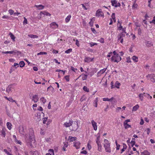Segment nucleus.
<instances>
[{
    "label": "nucleus",
    "mask_w": 155,
    "mask_h": 155,
    "mask_svg": "<svg viewBox=\"0 0 155 155\" xmlns=\"http://www.w3.org/2000/svg\"><path fill=\"white\" fill-rule=\"evenodd\" d=\"M5 98L7 99V100L9 101L12 102H16V101L14 100H13L12 98V97H9L8 98L7 97H5Z\"/></svg>",
    "instance_id": "nucleus-22"
},
{
    "label": "nucleus",
    "mask_w": 155,
    "mask_h": 155,
    "mask_svg": "<svg viewBox=\"0 0 155 155\" xmlns=\"http://www.w3.org/2000/svg\"><path fill=\"white\" fill-rule=\"evenodd\" d=\"M35 6L37 8H38V9L39 10L43 9L44 8V6L41 5H35Z\"/></svg>",
    "instance_id": "nucleus-16"
},
{
    "label": "nucleus",
    "mask_w": 155,
    "mask_h": 155,
    "mask_svg": "<svg viewBox=\"0 0 155 155\" xmlns=\"http://www.w3.org/2000/svg\"><path fill=\"white\" fill-rule=\"evenodd\" d=\"M139 106L138 104H137L134 106L133 108L132 111H136L139 108Z\"/></svg>",
    "instance_id": "nucleus-27"
},
{
    "label": "nucleus",
    "mask_w": 155,
    "mask_h": 155,
    "mask_svg": "<svg viewBox=\"0 0 155 155\" xmlns=\"http://www.w3.org/2000/svg\"><path fill=\"white\" fill-rule=\"evenodd\" d=\"M90 45L91 47H93L95 45H97V44L96 43H93L92 42H91L90 43Z\"/></svg>",
    "instance_id": "nucleus-50"
},
{
    "label": "nucleus",
    "mask_w": 155,
    "mask_h": 155,
    "mask_svg": "<svg viewBox=\"0 0 155 155\" xmlns=\"http://www.w3.org/2000/svg\"><path fill=\"white\" fill-rule=\"evenodd\" d=\"M71 18V15H69L65 18V21L66 23L68 22L70 20Z\"/></svg>",
    "instance_id": "nucleus-26"
},
{
    "label": "nucleus",
    "mask_w": 155,
    "mask_h": 155,
    "mask_svg": "<svg viewBox=\"0 0 155 155\" xmlns=\"http://www.w3.org/2000/svg\"><path fill=\"white\" fill-rule=\"evenodd\" d=\"M74 146L77 149L79 148L80 143L79 141H75L74 143Z\"/></svg>",
    "instance_id": "nucleus-13"
},
{
    "label": "nucleus",
    "mask_w": 155,
    "mask_h": 155,
    "mask_svg": "<svg viewBox=\"0 0 155 155\" xmlns=\"http://www.w3.org/2000/svg\"><path fill=\"white\" fill-rule=\"evenodd\" d=\"M86 100V98L85 96L84 95L80 99V101L81 102H82L84 100Z\"/></svg>",
    "instance_id": "nucleus-49"
},
{
    "label": "nucleus",
    "mask_w": 155,
    "mask_h": 155,
    "mask_svg": "<svg viewBox=\"0 0 155 155\" xmlns=\"http://www.w3.org/2000/svg\"><path fill=\"white\" fill-rule=\"evenodd\" d=\"M71 126L72 127V130H76L78 127V123L76 121L73 122Z\"/></svg>",
    "instance_id": "nucleus-5"
},
{
    "label": "nucleus",
    "mask_w": 155,
    "mask_h": 155,
    "mask_svg": "<svg viewBox=\"0 0 155 155\" xmlns=\"http://www.w3.org/2000/svg\"><path fill=\"white\" fill-rule=\"evenodd\" d=\"M47 54V53L46 52L41 51L39 53H38L37 54V55H42V54Z\"/></svg>",
    "instance_id": "nucleus-45"
},
{
    "label": "nucleus",
    "mask_w": 155,
    "mask_h": 155,
    "mask_svg": "<svg viewBox=\"0 0 155 155\" xmlns=\"http://www.w3.org/2000/svg\"><path fill=\"white\" fill-rule=\"evenodd\" d=\"M73 122V120H69V122H66L64 124V126L66 127H68L71 126L72 124V123Z\"/></svg>",
    "instance_id": "nucleus-7"
},
{
    "label": "nucleus",
    "mask_w": 155,
    "mask_h": 155,
    "mask_svg": "<svg viewBox=\"0 0 155 155\" xmlns=\"http://www.w3.org/2000/svg\"><path fill=\"white\" fill-rule=\"evenodd\" d=\"M120 85V83H119L118 81H117L116 82L114 86L115 87H116L117 88H119Z\"/></svg>",
    "instance_id": "nucleus-35"
},
{
    "label": "nucleus",
    "mask_w": 155,
    "mask_h": 155,
    "mask_svg": "<svg viewBox=\"0 0 155 155\" xmlns=\"http://www.w3.org/2000/svg\"><path fill=\"white\" fill-rule=\"evenodd\" d=\"M28 36L31 38H37L38 37V36L35 35H33L32 34L28 35Z\"/></svg>",
    "instance_id": "nucleus-31"
},
{
    "label": "nucleus",
    "mask_w": 155,
    "mask_h": 155,
    "mask_svg": "<svg viewBox=\"0 0 155 155\" xmlns=\"http://www.w3.org/2000/svg\"><path fill=\"white\" fill-rule=\"evenodd\" d=\"M95 19L94 18H92L91 19L90 22H89V24L91 27L93 26L94 22Z\"/></svg>",
    "instance_id": "nucleus-24"
},
{
    "label": "nucleus",
    "mask_w": 155,
    "mask_h": 155,
    "mask_svg": "<svg viewBox=\"0 0 155 155\" xmlns=\"http://www.w3.org/2000/svg\"><path fill=\"white\" fill-rule=\"evenodd\" d=\"M34 135V132L32 128H30L29 129V136H33Z\"/></svg>",
    "instance_id": "nucleus-17"
},
{
    "label": "nucleus",
    "mask_w": 155,
    "mask_h": 155,
    "mask_svg": "<svg viewBox=\"0 0 155 155\" xmlns=\"http://www.w3.org/2000/svg\"><path fill=\"white\" fill-rule=\"evenodd\" d=\"M8 12L9 13L10 15H11L14 13V11L12 9H10L9 10Z\"/></svg>",
    "instance_id": "nucleus-56"
},
{
    "label": "nucleus",
    "mask_w": 155,
    "mask_h": 155,
    "mask_svg": "<svg viewBox=\"0 0 155 155\" xmlns=\"http://www.w3.org/2000/svg\"><path fill=\"white\" fill-rule=\"evenodd\" d=\"M146 43V45H147L148 47H150L152 45V44L149 43V41H147Z\"/></svg>",
    "instance_id": "nucleus-53"
},
{
    "label": "nucleus",
    "mask_w": 155,
    "mask_h": 155,
    "mask_svg": "<svg viewBox=\"0 0 155 155\" xmlns=\"http://www.w3.org/2000/svg\"><path fill=\"white\" fill-rule=\"evenodd\" d=\"M101 9H98V10L96 14V16H97L100 17V16H103L104 17V15L103 13L101 11Z\"/></svg>",
    "instance_id": "nucleus-6"
},
{
    "label": "nucleus",
    "mask_w": 155,
    "mask_h": 155,
    "mask_svg": "<svg viewBox=\"0 0 155 155\" xmlns=\"http://www.w3.org/2000/svg\"><path fill=\"white\" fill-rule=\"evenodd\" d=\"M69 77V75H66L64 77V78L67 82L69 81L70 79Z\"/></svg>",
    "instance_id": "nucleus-46"
},
{
    "label": "nucleus",
    "mask_w": 155,
    "mask_h": 155,
    "mask_svg": "<svg viewBox=\"0 0 155 155\" xmlns=\"http://www.w3.org/2000/svg\"><path fill=\"white\" fill-rule=\"evenodd\" d=\"M137 6H138L137 5V4H136L135 2L132 6V8L135 9V8H137Z\"/></svg>",
    "instance_id": "nucleus-47"
},
{
    "label": "nucleus",
    "mask_w": 155,
    "mask_h": 155,
    "mask_svg": "<svg viewBox=\"0 0 155 155\" xmlns=\"http://www.w3.org/2000/svg\"><path fill=\"white\" fill-rule=\"evenodd\" d=\"M20 67L21 68L23 67L25 65V63L23 61H21L19 63Z\"/></svg>",
    "instance_id": "nucleus-32"
},
{
    "label": "nucleus",
    "mask_w": 155,
    "mask_h": 155,
    "mask_svg": "<svg viewBox=\"0 0 155 155\" xmlns=\"http://www.w3.org/2000/svg\"><path fill=\"white\" fill-rule=\"evenodd\" d=\"M71 70L75 72V71H77V68H74V67L71 66Z\"/></svg>",
    "instance_id": "nucleus-59"
},
{
    "label": "nucleus",
    "mask_w": 155,
    "mask_h": 155,
    "mask_svg": "<svg viewBox=\"0 0 155 155\" xmlns=\"http://www.w3.org/2000/svg\"><path fill=\"white\" fill-rule=\"evenodd\" d=\"M72 51V49L71 48H70L68 49V50L66 51L65 52V53L68 54L70 52H71Z\"/></svg>",
    "instance_id": "nucleus-48"
},
{
    "label": "nucleus",
    "mask_w": 155,
    "mask_h": 155,
    "mask_svg": "<svg viewBox=\"0 0 155 155\" xmlns=\"http://www.w3.org/2000/svg\"><path fill=\"white\" fill-rule=\"evenodd\" d=\"M82 76V79L83 80H86L87 79V75L84 74Z\"/></svg>",
    "instance_id": "nucleus-42"
},
{
    "label": "nucleus",
    "mask_w": 155,
    "mask_h": 155,
    "mask_svg": "<svg viewBox=\"0 0 155 155\" xmlns=\"http://www.w3.org/2000/svg\"><path fill=\"white\" fill-rule=\"evenodd\" d=\"M9 35L10 36V37L11 39H12L13 41H15V36L12 34L11 33H10L9 34Z\"/></svg>",
    "instance_id": "nucleus-34"
},
{
    "label": "nucleus",
    "mask_w": 155,
    "mask_h": 155,
    "mask_svg": "<svg viewBox=\"0 0 155 155\" xmlns=\"http://www.w3.org/2000/svg\"><path fill=\"white\" fill-rule=\"evenodd\" d=\"M34 136H25V141L28 146L30 145L32 147L33 142L34 143L35 141Z\"/></svg>",
    "instance_id": "nucleus-1"
},
{
    "label": "nucleus",
    "mask_w": 155,
    "mask_h": 155,
    "mask_svg": "<svg viewBox=\"0 0 155 155\" xmlns=\"http://www.w3.org/2000/svg\"><path fill=\"white\" fill-rule=\"evenodd\" d=\"M5 129L4 128H3L1 131V133L3 135H5Z\"/></svg>",
    "instance_id": "nucleus-40"
},
{
    "label": "nucleus",
    "mask_w": 155,
    "mask_h": 155,
    "mask_svg": "<svg viewBox=\"0 0 155 155\" xmlns=\"http://www.w3.org/2000/svg\"><path fill=\"white\" fill-rule=\"evenodd\" d=\"M42 14H43L44 15H45L47 16H50L51 15V14H50L49 13H48V12H45V11H43L41 12L40 13V15H41Z\"/></svg>",
    "instance_id": "nucleus-19"
},
{
    "label": "nucleus",
    "mask_w": 155,
    "mask_h": 155,
    "mask_svg": "<svg viewBox=\"0 0 155 155\" xmlns=\"http://www.w3.org/2000/svg\"><path fill=\"white\" fill-rule=\"evenodd\" d=\"M13 54H14V55L17 54V55L18 56L19 55H21V51L16 50H15L13 51Z\"/></svg>",
    "instance_id": "nucleus-18"
},
{
    "label": "nucleus",
    "mask_w": 155,
    "mask_h": 155,
    "mask_svg": "<svg viewBox=\"0 0 155 155\" xmlns=\"http://www.w3.org/2000/svg\"><path fill=\"white\" fill-rule=\"evenodd\" d=\"M107 68H104L100 70L97 72V75L98 76H100L101 74H103L106 71Z\"/></svg>",
    "instance_id": "nucleus-10"
},
{
    "label": "nucleus",
    "mask_w": 155,
    "mask_h": 155,
    "mask_svg": "<svg viewBox=\"0 0 155 155\" xmlns=\"http://www.w3.org/2000/svg\"><path fill=\"white\" fill-rule=\"evenodd\" d=\"M14 66L15 67V68H16L19 67V65L18 63H15L14 64Z\"/></svg>",
    "instance_id": "nucleus-62"
},
{
    "label": "nucleus",
    "mask_w": 155,
    "mask_h": 155,
    "mask_svg": "<svg viewBox=\"0 0 155 155\" xmlns=\"http://www.w3.org/2000/svg\"><path fill=\"white\" fill-rule=\"evenodd\" d=\"M48 151H49V152L52 153H53V155H54V150L53 149H49V150H48Z\"/></svg>",
    "instance_id": "nucleus-63"
},
{
    "label": "nucleus",
    "mask_w": 155,
    "mask_h": 155,
    "mask_svg": "<svg viewBox=\"0 0 155 155\" xmlns=\"http://www.w3.org/2000/svg\"><path fill=\"white\" fill-rule=\"evenodd\" d=\"M19 131L20 134L23 135H25L24 134V127H20V128L19 130Z\"/></svg>",
    "instance_id": "nucleus-23"
},
{
    "label": "nucleus",
    "mask_w": 155,
    "mask_h": 155,
    "mask_svg": "<svg viewBox=\"0 0 155 155\" xmlns=\"http://www.w3.org/2000/svg\"><path fill=\"white\" fill-rule=\"evenodd\" d=\"M98 150L99 151H102V146L101 145H100L98 146Z\"/></svg>",
    "instance_id": "nucleus-60"
},
{
    "label": "nucleus",
    "mask_w": 155,
    "mask_h": 155,
    "mask_svg": "<svg viewBox=\"0 0 155 155\" xmlns=\"http://www.w3.org/2000/svg\"><path fill=\"white\" fill-rule=\"evenodd\" d=\"M144 155H150V153L147 150H144L143 152Z\"/></svg>",
    "instance_id": "nucleus-44"
},
{
    "label": "nucleus",
    "mask_w": 155,
    "mask_h": 155,
    "mask_svg": "<svg viewBox=\"0 0 155 155\" xmlns=\"http://www.w3.org/2000/svg\"><path fill=\"white\" fill-rule=\"evenodd\" d=\"M30 153L31 155H37L38 154V151H31Z\"/></svg>",
    "instance_id": "nucleus-33"
},
{
    "label": "nucleus",
    "mask_w": 155,
    "mask_h": 155,
    "mask_svg": "<svg viewBox=\"0 0 155 155\" xmlns=\"http://www.w3.org/2000/svg\"><path fill=\"white\" fill-rule=\"evenodd\" d=\"M7 126L9 130H10L12 129V125L10 122H8L7 123Z\"/></svg>",
    "instance_id": "nucleus-30"
},
{
    "label": "nucleus",
    "mask_w": 155,
    "mask_h": 155,
    "mask_svg": "<svg viewBox=\"0 0 155 155\" xmlns=\"http://www.w3.org/2000/svg\"><path fill=\"white\" fill-rule=\"evenodd\" d=\"M134 62H137L138 61V58L135 56H133L132 58Z\"/></svg>",
    "instance_id": "nucleus-29"
},
{
    "label": "nucleus",
    "mask_w": 155,
    "mask_h": 155,
    "mask_svg": "<svg viewBox=\"0 0 155 155\" xmlns=\"http://www.w3.org/2000/svg\"><path fill=\"white\" fill-rule=\"evenodd\" d=\"M121 60V57L118 54L113 56L111 57L110 60L111 61L118 63Z\"/></svg>",
    "instance_id": "nucleus-3"
},
{
    "label": "nucleus",
    "mask_w": 155,
    "mask_h": 155,
    "mask_svg": "<svg viewBox=\"0 0 155 155\" xmlns=\"http://www.w3.org/2000/svg\"><path fill=\"white\" fill-rule=\"evenodd\" d=\"M75 44L76 45H77V46L78 47H79L80 46V44H79V41L77 40H76V43Z\"/></svg>",
    "instance_id": "nucleus-55"
},
{
    "label": "nucleus",
    "mask_w": 155,
    "mask_h": 155,
    "mask_svg": "<svg viewBox=\"0 0 155 155\" xmlns=\"http://www.w3.org/2000/svg\"><path fill=\"white\" fill-rule=\"evenodd\" d=\"M83 90L87 92H88L89 91V90L88 89L86 86H84L83 87Z\"/></svg>",
    "instance_id": "nucleus-43"
},
{
    "label": "nucleus",
    "mask_w": 155,
    "mask_h": 155,
    "mask_svg": "<svg viewBox=\"0 0 155 155\" xmlns=\"http://www.w3.org/2000/svg\"><path fill=\"white\" fill-rule=\"evenodd\" d=\"M111 2L112 6H114L115 7V5H116L117 3L116 1V0H112L111 1Z\"/></svg>",
    "instance_id": "nucleus-39"
},
{
    "label": "nucleus",
    "mask_w": 155,
    "mask_h": 155,
    "mask_svg": "<svg viewBox=\"0 0 155 155\" xmlns=\"http://www.w3.org/2000/svg\"><path fill=\"white\" fill-rule=\"evenodd\" d=\"M97 101H98L97 98H96L95 100L94 101V103H93L94 106L95 107H97Z\"/></svg>",
    "instance_id": "nucleus-37"
},
{
    "label": "nucleus",
    "mask_w": 155,
    "mask_h": 155,
    "mask_svg": "<svg viewBox=\"0 0 155 155\" xmlns=\"http://www.w3.org/2000/svg\"><path fill=\"white\" fill-rule=\"evenodd\" d=\"M145 93H142L139 94V97L141 101H142L143 100V96H144Z\"/></svg>",
    "instance_id": "nucleus-28"
},
{
    "label": "nucleus",
    "mask_w": 155,
    "mask_h": 155,
    "mask_svg": "<svg viewBox=\"0 0 155 155\" xmlns=\"http://www.w3.org/2000/svg\"><path fill=\"white\" fill-rule=\"evenodd\" d=\"M114 98L113 97H112L110 99H109L108 98H104L103 99V101H111Z\"/></svg>",
    "instance_id": "nucleus-25"
},
{
    "label": "nucleus",
    "mask_w": 155,
    "mask_h": 155,
    "mask_svg": "<svg viewBox=\"0 0 155 155\" xmlns=\"http://www.w3.org/2000/svg\"><path fill=\"white\" fill-rule=\"evenodd\" d=\"M125 128L127 129L130 127V126L127 123H124Z\"/></svg>",
    "instance_id": "nucleus-41"
},
{
    "label": "nucleus",
    "mask_w": 155,
    "mask_h": 155,
    "mask_svg": "<svg viewBox=\"0 0 155 155\" xmlns=\"http://www.w3.org/2000/svg\"><path fill=\"white\" fill-rule=\"evenodd\" d=\"M150 23H152L155 25V16L153 17V19L150 22Z\"/></svg>",
    "instance_id": "nucleus-58"
},
{
    "label": "nucleus",
    "mask_w": 155,
    "mask_h": 155,
    "mask_svg": "<svg viewBox=\"0 0 155 155\" xmlns=\"http://www.w3.org/2000/svg\"><path fill=\"white\" fill-rule=\"evenodd\" d=\"M124 32H122L119 34L118 36V41H120L121 38H123L125 37V34H124Z\"/></svg>",
    "instance_id": "nucleus-9"
},
{
    "label": "nucleus",
    "mask_w": 155,
    "mask_h": 155,
    "mask_svg": "<svg viewBox=\"0 0 155 155\" xmlns=\"http://www.w3.org/2000/svg\"><path fill=\"white\" fill-rule=\"evenodd\" d=\"M13 137H14V139L15 140V141L16 142H17L18 144L21 145V142L20 141L18 140H17V139H16V136H13Z\"/></svg>",
    "instance_id": "nucleus-36"
},
{
    "label": "nucleus",
    "mask_w": 155,
    "mask_h": 155,
    "mask_svg": "<svg viewBox=\"0 0 155 155\" xmlns=\"http://www.w3.org/2000/svg\"><path fill=\"white\" fill-rule=\"evenodd\" d=\"M39 100V98L37 95H35L32 97V101L35 103L37 102Z\"/></svg>",
    "instance_id": "nucleus-8"
},
{
    "label": "nucleus",
    "mask_w": 155,
    "mask_h": 155,
    "mask_svg": "<svg viewBox=\"0 0 155 155\" xmlns=\"http://www.w3.org/2000/svg\"><path fill=\"white\" fill-rule=\"evenodd\" d=\"M12 85H9L6 88V91L8 93H9L11 91Z\"/></svg>",
    "instance_id": "nucleus-20"
},
{
    "label": "nucleus",
    "mask_w": 155,
    "mask_h": 155,
    "mask_svg": "<svg viewBox=\"0 0 155 155\" xmlns=\"http://www.w3.org/2000/svg\"><path fill=\"white\" fill-rule=\"evenodd\" d=\"M24 20L23 21V24H27L28 23V22H27V21L26 18L25 17H24Z\"/></svg>",
    "instance_id": "nucleus-51"
},
{
    "label": "nucleus",
    "mask_w": 155,
    "mask_h": 155,
    "mask_svg": "<svg viewBox=\"0 0 155 155\" xmlns=\"http://www.w3.org/2000/svg\"><path fill=\"white\" fill-rule=\"evenodd\" d=\"M148 79H150L153 83L155 82V75L154 74H148L146 76Z\"/></svg>",
    "instance_id": "nucleus-4"
},
{
    "label": "nucleus",
    "mask_w": 155,
    "mask_h": 155,
    "mask_svg": "<svg viewBox=\"0 0 155 155\" xmlns=\"http://www.w3.org/2000/svg\"><path fill=\"white\" fill-rule=\"evenodd\" d=\"M97 72V71L96 70V68L93 69L91 71L90 73V77H91L94 74V72Z\"/></svg>",
    "instance_id": "nucleus-21"
},
{
    "label": "nucleus",
    "mask_w": 155,
    "mask_h": 155,
    "mask_svg": "<svg viewBox=\"0 0 155 155\" xmlns=\"http://www.w3.org/2000/svg\"><path fill=\"white\" fill-rule=\"evenodd\" d=\"M77 138L75 137H73L72 136H69L68 141L71 142L75 140Z\"/></svg>",
    "instance_id": "nucleus-15"
},
{
    "label": "nucleus",
    "mask_w": 155,
    "mask_h": 155,
    "mask_svg": "<svg viewBox=\"0 0 155 155\" xmlns=\"http://www.w3.org/2000/svg\"><path fill=\"white\" fill-rule=\"evenodd\" d=\"M51 27L53 28H55L58 27V25L55 22H53L51 23L50 25Z\"/></svg>",
    "instance_id": "nucleus-12"
},
{
    "label": "nucleus",
    "mask_w": 155,
    "mask_h": 155,
    "mask_svg": "<svg viewBox=\"0 0 155 155\" xmlns=\"http://www.w3.org/2000/svg\"><path fill=\"white\" fill-rule=\"evenodd\" d=\"M91 123L92 125L93 126L94 130H96L97 128V123L94 122V120H92L91 121Z\"/></svg>",
    "instance_id": "nucleus-11"
},
{
    "label": "nucleus",
    "mask_w": 155,
    "mask_h": 155,
    "mask_svg": "<svg viewBox=\"0 0 155 155\" xmlns=\"http://www.w3.org/2000/svg\"><path fill=\"white\" fill-rule=\"evenodd\" d=\"M4 151L8 155H9V154H10V153L6 149H5L4 150Z\"/></svg>",
    "instance_id": "nucleus-64"
},
{
    "label": "nucleus",
    "mask_w": 155,
    "mask_h": 155,
    "mask_svg": "<svg viewBox=\"0 0 155 155\" xmlns=\"http://www.w3.org/2000/svg\"><path fill=\"white\" fill-rule=\"evenodd\" d=\"M104 146L106 152L110 153L111 149L110 147V144L108 140L105 139L104 140Z\"/></svg>",
    "instance_id": "nucleus-2"
},
{
    "label": "nucleus",
    "mask_w": 155,
    "mask_h": 155,
    "mask_svg": "<svg viewBox=\"0 0 155 155\" xmlns=\"http://www.w3.org/2000/svg\"><path fill=\"white\" fill-rule=\"evenodd\" d=\"M87 147L89 150H90L91 149V145L89 143H88L87 144Z\"/></svg>",
    "instance_id": "nucleus-54"
},
{
    "label": "nucleus",
    "mask_w": 155,
    "mask_h": 155,
    "mask_svg": "<svg viewBox=\"0 0 155 155\" xmlns=\"http://www.w3.org/2000/svg\"><path fill=\"white\" fill-rule=\"evenodd\" d=\"M51 138H50V137H49V138H45V140L47 142H49L51 140Z\"/></svg>",
    "instance_id": "nucleus-61"
},
{
    "label": "nucleus",
    "mask_w": 155,
    "mask_h": 155,
    "mask_svg": "<svg viewBox=\"0 0 155 155\" xmlns=\"http://www.w3.org/2000/svg\"><path fill=\"white\" fill-rule=\"evenodd\" d=\"M113 84H114V83H113V81H111L110 83V85H111V89H113L115 87L113 85Z\"/></svg>",
    "instance_id": "nucleus-57"
},
{
    "label": "nucleus",
    "mask_w": 155,
    "mask_h": 155,
    "mask_svg": "<svg viewBox=\"0 0 155 155\" xmlns=\"http://www.w3.org/2000/svg\"><path fill=\"white\" fill-rule=\"evenodd\" d=\"M41 101H42L43 104H45L46 101V100L45 99L44 97H42L40 99Z\"/></svg>",
    "instance_id": "nucleus-38"
},
{
    "label": "nucleus",
    "mask_w": 155,
    "mask_h": 155,
    "mask_svg": "<svg viewBox=\"0 0 155 155\" xmlns=\"http://www.w3.org/2000/svg\"><path fill=\"white\" fill-rule=\"evenodd\" d=\"M93 59L91 58L90 57H86L84 59V61L85 62L89 63L93 61Z\"/></svg>",
    "instance_id": "nucleus-14"
},
{
    "label": "nucleus",
    "mask_w": 155,
    "mask_h": 155,
    "mask_svg": "<svg viewBox=\"0 0 155 155\" xmlns=\"http://www.w3.org/2000/svg\"><path fill=\"white\" fill-rule=\"evenodd\" d=\"M134 139H132V140ZM131 146L132 147H133L134 145L135 144V142L134 140H132L131 141Z\"/></svg>",
    "instance_id": "nucleus-52"
}]
</instances>
